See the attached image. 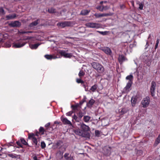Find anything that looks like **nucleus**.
Masks as SVG:
<instances>
[{
	"mask_svg": "<svg viewBox=\"0 0 160 160\" xmlns=\"http://www.w3.org/2000/svg\"><path fill=\"white\" fill-rule=\"evenodd\" d=\"M92 66L93 68L99 73H102L104 71V69L103 67L101 64L98 62H93L92 63Z\"/></svg>",
	"mask_w": 160,
	"mask_h": 160,
	"instance_id": "nucleus-1",
	"label": "nucleus"
},
{
	"mask_svg": "<svg viewBox=\"0 0 160 160\" xmlns=\"http://www.w3.org/2000/svg\"><path fill=\"white\" fill-rule=\"evenodd\" d=\"M85 25L88 28H95L96 29H98L101 27V25L100 24L93 22H87L85 24Z\"/></svg>",
	"mask_w": 160,
	"mask_h": 160,
	"instance_id": "nucleus-2",
	"label": "nucleus"
},
{
	"mask_svg": "<svg viewBox=\"0 0 160 160\" xmlns=\"http://www.w3.org/2000/svg\"><path fill=\"white\" fill-rule=\"evenodd\" d=\"M156 86V84L154 81H152L151 83V85L150 88V92L151 95L152 97L155 95V89Z\"/></svg>",
	"mask_w": 160,
	"mask_h": 160,
	"instance_id": "nucleus-3",
	"label": "nucleus"
},
{
	"mask_svg": "<svg viewBox=\"0 0 160 160\" xmlns=\"http://www.w3.org/2000/svg\"><path fill=\"white\" fill-rule=\"evenodd\" d=\"M150 102V98L149 97L147 96L144 98L141 102V103L142 105V107L143 108L147 107L149 105Z\"/></svg>",
	"mask_w": 160,
	"mask_h": 160,
	"instance_id": "nucleus-4",
	"label": "nucleus"
},
{
	"mask_svg": "<svg viewBox=\"0 0 160 160\" xmlns=\"http://www.w3.org/2000/svg\"><path fill=\"white\" fill-rule=\"evenodd\" d=\"M71 24L72 23L70 21H65L58 22L57 24V26L58 27L64 28L66 27L70 26Z\"/></svg>",
	"mask_w": 160,
	"mask_h": 160,
	"instance_id": "nucleus-5",
	"label": "nucleus"
},
{
	"mask_svg": "<svg viewBox=\"0 0 160 160\" xmlns=\"http://www.w3.org/2000/svg\"><path fill=\"white\" fill-rule=\"evenodd\" d=\"M26 43L24 42H19L13 43L12 47L15 48H20L23 46Z\"/></svg>",
	"mask_w": 160,
	"mask_h": 160,
	"instance_id": "nucleus-6",
	"label": "nucleus"
},
{
	"mask_svg": "<svg viewBox=\"0 0 160 160\" xmlns=\"http://www.w3.org/2000/svg\"><path fill=\"white\" fill-rule=\"evenodd\" d=\"M60 53L65 58H71L72 56L71 53H67L65 51L62 50L60 52Z\"/></svg>",
	"mask_w": 160,
	"mask_h": 160,
	"instance_id": "nucleus-7",
	"label": "nucleus"
},
{
	"mask_svg": "<svg viewBox=\"0 0 160 160\" xmlns=\"http://www.w3.org/2000/svg\"><path fill=\"white\" fill-rule=\"evenodd\" d=\"M35 134L33 133L29 134L28 135V138H32V140L33 143L36 146L38 145V141L37 138L34 137Z\"/></svg>",
	"mask_w": 160,
	"mask_h": 160,
	"instance_id": "nucleus-8",
	"label": "nucleus"
},
{
	"mask_svg": "<svg viewBox=\"0 0 160 160\" xmlns=\"http://www.w3.org/2000/svg\"><path fill=\"white\" fill-rule=\"evenodd\" d=\"M152 41L151 39V34H149L147 40L146 44L145 46V49H146L148 48V46H150V45H152Z\"/></svg>",
	"mask_w": 160,
	"mask_h": 160,
	"instance_id": "nucleus-9",
	"label": "nucleus"
},
{
	"mask_svg": "<svg viewBox=\"0 0 160 160\" xmlns=\"http://www.w3.org/2000/svg\"><path fill=\"white\" fill-rule=\"evenodd\" d=\"M9 25L13 27H19L21 25L20 22L18 21H15L12 22L9 24Z\"/></svg>",
	"mask_w": 160,
	"mask_h": 160,
	"instance_id": "nucleus-10",
	"label": "nucleus"
},
{
	"mask_svg": "<svg viewBox=\"0 0 160 160\" xmlns=\"http://www.w3.org/2000/svg\"><path fill=\"white\" fill-rule=\"evenodd\" d=\"M118 60L120 64L124 62L127 60V58L123 55H120L118 58Z\"/></svg>",
	"mask_w": 160,
	"mask_h": 160,
	"instance_id": "nucleus-11",
	"label": "nucleus"
},
{
	"mask_svg": "<svg viewBox=\"0 0 160 160\" xmlns=\"http://www.w3.org/2000/svg\"><path fill=\"white\" fill-rule=\"evenodd\" d=\"M102 51L107 55L111 56L112 54V52L110 48L108 47H105L104 48Z\"/></svg>",
	"mask_w": 160,
	"mask_h": 160,
	"instance_id": "nucleus-12",
	"label": "nucleus"
},
{
	"mask_svg": "<svg viewBox=\"0 0 160 160\" xmlns=\"http://www.w3.org/2000/svg\"><path fill=\"white\" fill-rule=\"evenodd\" d=\"M145 63L143 69L145 71H148L149 69L148 68L150 65L151 62L150 61H146Z\"/></svg>",
	"mask_w": 160,
	"mask_h": 160,
	"instance_id": "nucleus-13",
	"label": "nucleus"
},
{
	"mask_svg": "<svg viewBox=\"0 0 160 160\" xmlns=\"http://www.w3.org/2000/svg\"><path fill=\"white\" fill-rule=\"evenodd\" d=\"M81 128L84 132H88L90 130L89 127L83 123L81 124Z\"/></svg>",
	"mask_w": 160,
	"mask_h": 160,
	"instance_id": "nucleus-14",
	"label": "nucleus"
},
{
	"mask_svg": "<svg viewBox=\"0 0 160 160\" xmlns=\"http://www.w3.org/2000/svg\"><path fill=\"white\" fill-rule=\"evenodd\" d=\"M137 97L136 96H133L131 100L132 105V107L135 106L137 102Z\"/></svg>",
	"mask_w": 160,
	"mask_h": 160,
	"instance_id": "nucleus-15",
	"label": "nucleus"
},
{
	"mask_svg": "<svg viewBox=\"0 0 160 160\" xmlns=\"http://www.w3.org/2000/svg\"><path fill=\"white\" fill-rule=\"evenodd\" d=\"M40 45V43H39L33 44H30L29 45V47L32 49H36Z\"/></svg>",
	"mask_w": 160,
	"mask_h": 160,
	"instance_id": "nucleus-16",
	"label": "nucleus"
},
{
	"mask_svg": "<svg viewBox=\"0 0 160 160\" xmlns=\"http://www.w3.org/2000/svg\"><path fill=\"white\" fill-rule=\"evenodd\" d=\"M95 102V101L94 99H91L87 103V105L88 107L91 108Z\"/></svg>",
	"mask_w": 160,
	"mask_h": 160,
	"instance_id": "nucleus-17",
	"label": "nucleus"
},
{
	"mask_svg": "<svg viewBox=\"0 0 160 160\" xmlns=\"http://www.w3.org/2000/svg\"><path fill=\"white\" fill-rule=\"evenodd\" d=\"M62 120L63 123L65 124L72 125V123L70 121L68 120L66 118H64L62 119Z\"/></svg>",
	"mask_w": 160,
	"mask_h": 160,
	"instance_id": "nucleus-18",
	"label": "nucleus"
},
{
	"mask_svg": "<svg viewBox=\"0 0 160 160\" xmlns=\"http://www.w3.org/2000/svg\"><path fill=\"white\" fill-rule=\"evenodd\" d=\"M132 83L128 82L126 87L124 88V90L128 92L129 91V89L130 88Z\"/></svg>",
	"mask_w": 160,
	"mask_h": 160,
	"instance_id": "nucleus-19",
	"label": "nucleus"
},
{
	"mask_svg": "<svg viewBox=\"0 0 160 160\" xmlns=\"http://www.w3.org/2000/svg\"><path fill=\"white\" fill-rule=\"evenodd\" d=\"M104 150H106V152L105 153L107 155H109L111 152V148L109 147H106L104 148Z\"/></svg>",
	"mask_w": 160,
	"mask_h": 160,
	"instance_id": "nucleus-20",
	"label": "nucleus"
},
{
	"mask_svg": "<svg viewBox=\"0 0 160 160\" xmlns=\"http://www.w3.org/2000/svg\"><path fill=\"white\" fill-rule=\"evenodd\" d=\"M16 14H9L6 16V18L7 20H10L13 19L16 17Z\"/></svg>",
	"mask_w": 160,
	"mask_h": 160,
	"instance_id": "nucleus-21",
	"label": "nucleus"
},
{
	"mask_svg": "<svg viewBox=\"0 0 160 160\" xmlns=\"http://www.w3.org/2000/svg\"><path fill=\"white\" fill-rule=\"evenodd\" d=\"M133 76L132 74L127 76L126 78V79L127 80H128V82L132 83L133 80Z\"/></svg>",
	"mask_w": 160,
	"mask_h": 160,
	"instance_id": "nucleus-22",
	"label": "nucleus"
},
{
	"mask_svg": "<svg viewBox=\"0 0 160 160\" xmlns=\"http://www.w3.org/2000/svg\"><path fill=\"white\" fill-rule=\"evenodd\" d=\"M48 60H52V59H56L58 58L56 56H53L51 55H46L44 56Z\"/></svg>",
	"mask_w": 160,
	"mask_h": 160,
	"instance_id": "nucleus-23",
	"label": "nucleus"
},
{
	"mask_svg": "<svg viewBox=\"0 0 160 160\" xmlns=\"http://www.w3.org/2000/svg\"><path fill=\"white\" fill-rule=\"evenodd\" d=\"M91 117L88 116H84L83 117V120L85 122H89Z\"/></svg>",
	"mask_w": 160,
	"mask_h": 160,
	"instance_id": "nucleus-24",
	"label": "nucleus"
},
{
	"mask_svg": "<svg viewBox=\"0 0 160 160\" xmlns=\"http://www.w3.org/2000/svg\"><path fill=\"white\" fill-rule=\"evenodd\" d=\"M136 3L139 6V9L141 10H142L144 6V3L143 2H140L139 1H137Z\"/></svg>",
	"mask_w": 160,
	"mask_h": 160,
	"instance_id": "nucleus-25",
	"label": "nucleus"
},
{
	"mask_svg": "<svg viewBox=\"0 0 160 160\" xmlns=\"http://www.w3.org/2000/svg\"><path fill=\"white\" fill-rule=\"evenodd\" d=\"M39 23V20H37L32 22L29 24V27H33L36 26Z\"/></svg>",
	"mask_w": 160,
	"mask_h": 160,
	"instance_id": "nucleus-26",
	"label": "nucleus"
},
{
	"mask_svg": "<svg viewBox=\"0 0 160 160\" xmlns=\"http://www.w3.org/2000/svg\"><path fill=\"white\" fill-rule=\"evenodd\" d=\"M90 12V10L84 9L81 11L80 14L84 15H87Z\"/></svg>",
	"mask_w": 160,
	"mask_h": 160,
	"instance_id": "nucleus-27",
	"label": "nucleus"
},
{
	"mask_svg": "<svg viewBox=\"0 0 160 160\" xmlns=\"http://www.w3.org/2000/svg\"><path fill=\"white\" fill-rule=\"evenodd\" d=\"M98 86L96 84H94L91 87L90 89V91H91L92 92H95L96 90L97 89Z\"/></svg>",
	"mask_w": 160,
	"mask_h": 160,
	"instance_id": "nucleus-28",
	"label": "nucleus"
},
{
	"mask_svg": "<svg viewBox=\"0 0 160 160\" xmlns=\"http://www.w3.org/2000/svg\"><path fill=\"white\" fill-rule=\"evenodd\" d=\"M72 121H73V119H74L76 122H79L80 121L78 117L75 114L72 116Z\"/></svg>",
	"mask_w": 160,
	"mask_h": 160,
	"instance_id": "nucleus-29",
	"label": "nucleus"
},
{
	"mask_svg": "<svg viewBox=\"0 0 160 160\" xmlns=\"http://www.w3.org/2000/svg\"><path fill=\"white\" fill-rule=\"evenodd\" d=\"M76 133L79 136H81L83 137H85V136L83 135L82 132V131L80 129L77 130L76 131Z\"/></svg>",
	"mask_w": 160,
	"mask_h": 160,
	"instance_id": "nucleus-30",
	"label": "nucleus"
},
{
	"mask_svg": "<svg viewBox=\"0 0 160 160\" xmlns=\"http://www.w3.org/2000/svg\"><path fill=\"white\" fill-rule=\"evenodd\" d=\"M84 113L82 111H80L79 112L78 114V115L80 121L81 120L82 118L84 116Z\"/></svg>",
	"mask_w": 160,
	"mask_h": 160,
	"instance_id": "nucleus-31",
	"label": "nucleus"
},
{
	"mask_svg": "<svg viewBox=\"0 0 160 160\" xmlns=\"http://www.w3.org/2000/svg\"><path fill=\"white\" fill-rule=\"evenodd\" d=\"M85 74V73L82 70H81L78 73V76L80 78H82Z\"/></svg>",
	"mask_w": 160,
	"mask_h": 160,
	"instance_id": "nucleus-32",
	"label": "nucleus"
},
{
	"mask_svg": "<svg viewBox=\"0 0 160 160\" xmlns=\"http://www.w3.org/2000/svg\"><path fill=\"white\" fill-rule=\"evenodd\" d=\"M71 107L73 110L75 111L78 110V108L79 107V105H72Z\"/></svg>",
	"mask_w": 160,
	"mask_h": 160,
	"instance_id": "nucleus-33",
	"label": "nucleus"
},
{
	"mask_svg": "<svg viewBox=\"0 0 160 160\" xmlns=\"http://www.w3.org/2000/svg\"><path fill=\"white\" fill-rule=\"evenodd\" d=\"M48 11L50 13H53L56 12L55 9L52 8L48 9Z\"/></svg>",
	"mask_w": 160,
	"mask_h": 160,
	"instance_id": "nucleus-34",
	"label": "nucleus"
},
{
	"mask_svg": "<svg viewBox=\"0 0 160 160\" xmlns=\"http://www.w3.org/2000/svg\"><path fill=\"white\" fill-rule=\"evenodd\" d=\"M69 154L68 153H65L64 155V157L66 160H71L72 159H70L69 157Z\"/></svg>",
	"mask_w": 160,
	"mask_h": 160,
	"instance_id": "nucleus-35",
	"label": "nucleus"
},
{
	"mask_svg": "<svg viewBox=\"0 0 160 160\" xmlns=\"http://www.w3.org/2000/svg\"><path fill=\"white\" fill-rule=\"evenodd\" d=\"M96 32H99V33H100V34H101L103 35H107L108 34V32L106 31L102 32V31H97Z\"/></svg>",
	"mask_w": 160,
	"mask_h": 160,
	"instance_id": "nucleus-36",
	"label": "nucleus"
},
{
	"mask_svg": "<svg viewBox=\"0 0 160 160\" xmlns=\"http://www.w3.org/2000/svg\"><path fill=\"white\" fill-rule=\"evenodd\" d=\"M96 9L99 10L101 12H103V9L102 8V5H99L97 6L96 8Z\"/></svg>",
	"mask_w": 160,
	"mask_h": 160,
	"instance_id": "nucleus-37",
	"label": "nucleus"
},
{
	"mask_svg": "<svg viewBox=\"0 0 160 160\" xmlns=\"http://www.w3.org/2000/svg\"><path fill=\"white\" fill-rule=\"evenodd\" d=\"M81 78H77L76 79V82L78 83H81V84L84 82L82 80H81Z\"/></svg>",
	"mask_w": 160,
	"mask_h": 160,
	"instance_id": "nucleus-38",
	"label": "nucleus"
},
{
	"mask_svg": "<svg viewBox=\"0 0 160 160\" xmlns=\"http://www.w3.org/2000/svg\"><path fill=\"white\" fill-rule=\"evenodd\" d=\"M5 14V12L2 8H0V15H4Z\"/></svg>",
	"mask_w": 160,
	"mask_h": 160,
	"instance_id": "nucleus-39",
	"label": "nucleus"
},
{
	"mask_svg": "<svg viewBox=\"0 0 160 160\" xmlns=\"http://www.w3.org/2000/svg\"><path fill=\"white\" fill-rule=\"evenodd\" d=\"M5 46L6 48H9L11 46V43L9 42H7L5 43Z\"/></svg>",
	"mask_w": 160,
	"mask_h": 160,
	"instance_id": "nucleus-40",
	"label": "nucleus"
},
{
	"mask_svg": "<svg viewBox=\"0 0 160 160\" xmlns=\"http://www.w3.org/2000/svg\"><path fill=\"white\" fill-rule=\"evenodd\" d=\"M41 146L42 148H44L46 147V144L44 142H42L41 143Z\"/></svg>",
	"mask_w": 160,
	"mask_h": 160,
	"instance_id": "nucleus-41",
	"label": "nucleus"
},
{
	"mask_svg": "<svg viewBox=\"0 0 160 160\" xmlns=\"http://www.w3.org/2000/svg\"><path fill=\"white\" fill-rule=\"evenodd\" d=\"M95 134L96 136L99 137L100 134V132L98 130H96L95 131Z\"/></svg>",
	"mask_w": 160,
	"mask_h": 160,
	"instance_id": "nucleus-42",
	"label": "nucleus"
},
{
	"mask_svg": "<svg viewBox=\"0 0 160 160\" xmlns=\"http://www.w3.org/2000/svg\"><path fill=\"white\" fill-rule=\"evenodd\" d=\"M101 14H98L97 13H95L94 14V16L95 17L97 18H99L100 17H101Z\"/></svg>",
	"mask_w": 160,
	"mask_h": 160,
	"instance_id": "nucleus-43",
	"label": "nucleus"
},
{
	"mask_svg": "<svg viewBox=\"0 0 160 160\" xmlns=\"http://www.w3.org/2000/svg\"><path fill=\"white\" fill-rule=\"evenodd\" d=\"M102 8L103 9V11H106L109 8V7L107 6H104L103 5H102Z\"/></svg>",
	"mask_w": 160,
	"mask_h": 160,
	"instance_id": "nucleus-44",
	"label": "nucleus"
},
{
	"mask_svg": "<svg viewBox=\"0 0 160 160\" xmlns=\"http://www.w3.org/2000/svg\"><path fill=\"white\" fill-rule=\"evenodd\" d=\"M159 39H158L156 41V45H155V49H156L158 48V45L159 44Z\"/></svg>",
	"mask_w": 160,
	"mask_h": 160,
	"instance_id": "nucleus-45",
	"label": "nucleus"
},
{
	"mask_svg": "<svg viewBox=\"0 0 160 160\" xmlns=\"http://www.w3.org/2000/svg\"><path fill=\"white\" fill-rule=\"evenodd\" d=\"M73 112L72 111H70L66 113V114L67 116H70L73 113Z\"/></svg>",
	"mask_w": 160,
	"mask_h": 160,
	"instance_id": "nucleus-46",
	"label": "nucleus"
},
{
	"mask_svg": "<svg viewBox=\"0 0 160 160\" xmlns=\"http://www.w3.org/2000/svg\"><path fill=\"white\" fill-rule=\"evenodd\" d=\"M21 142L22 143L24 144V145H26L27 144V142L25 140V139L23 138H22L21 139Z\"/></svg>",
	"mask_w": 160,
	"mask_h": 160,
	"instance_id": "nucleus-47",
	"label": "nucleus"
},
{
	"mask_svg": "<svg viewBox=\"0 0 160 160\" xmlns=\"http://www.w3.org/2000/svg\"><path fill=\"white\" fill-rule=\"evenodd\" d=\"M137 153L139 155H142L143 154V151L142 150H138L137 151Z\"/></svg>",
	"mask_w": 160,
	"mask_h": 160,
	"instance_id": "nucleus-48",
	"label": "nucleus"
},
{
	"mask_svg": "<svg viewBox=\"0 0 160 160\" xmlns=\"http://www.w3.org/2000/svg\"><path fill=\"white\" fill-rule=\"evenodd\" d=\"M102 17H106L108 16H109L111 15V14L109 13H102L101 14Z\"/></svg>",
	"mask_w": 160,
	"mask_h": 160,
	"instance_id": "nucleus-49",
	"label": "nucleus"
},
{
	"mask_svg": "<svg viewBox=\"0 0 160 160\" xmlns=\"http://www.w3.org/2000/svg\"><path fill=\"white\" fill-rule=\"evenodd\" d=\"M39 131L40 132H42L43 133H44V129L42 127H40V128L39 129Z\"/></svg>",
	"mask_w": 160,
	"mask_h": 160,
	"instance_id": "nucleus-50",
	"label": "nucleus"
},
{
	"mask_svg": "<svg viewBox=\"0 0 160 160\" xmlns=\"http://www.w3.org/2000/svg\"><path fill=\"white\" fill-rule=\"evenodd\" d=\"M17 144L19 146V147H22V145L21 143V142L19 141H17Z\"/></svg>",
	"mask_w": 160,
	"mask_h": 160,
	"instance_id": "nucleus-51",
	"label": "nucleus"
},
{
	"mask_svg": "<svg viewBox=\"0 0 160 160\" xmlns=\"http://www.w3.org/2000/svg\"><path fill=\"white\" fill-rule=\"evenodd\" d=\"M32 158L33 160H39L38 159L37 156L35 155H32Z\"/></svg>",
	"mask_w": 160,
	"mask_h": 160,
	"instance_id": "nucleus-52",
	"label": "nucleus"
},
{
	"mask_svg": "<svg viewBox=\"0 0 160 160\" xmlns=\"http://www.w3.org/2000/svg\"><path fill=\"white\" fill-rule=\"evenodd\" d=\"M135 46L134 43L130 44L129 45V47L130 48H132Z\"/></svg>",
	"mask_w": 160,
	"mask_h": 160,
	"instance_id": "nucleus-53",
	"label": "nucleus"
},
{
	"mask_svg": "<svg viewBox=\"0 0 160 160\" xmlns=\"http://www.w3.org/2000/svg\"><path fill=\"white\" fill-rule=\"evenodd\" d=\"M82 86L85 88V89H86V88L87 87V86L86 84H85L84 82L82 84H81Z\"/></svg>",
	"mask_w": 160,
	"mask_h": 160,
	"instance_id": "nucleus-54",
	"label": "nucleus"
},
{
	"mask_svg": "<svg viewBox=\"0 0 160 160\" xmlns=\"http://www.w3.org/2000/svg\"><path fill=\"white\" fill-rule=\"evenodd\" d=\"M120 7L121 9H123L125 8V6L124 4H122L120 5Z\"/></svg>",
	"mask_w": 160,
	"mask_h": 160,
	"instance_id": "nucleus-55",
	"label": "nucleus"
},
{
	"mask_svg": "<svg viewBox=\"0 0 160 160\" xmlns=\"http://www.w3.org/2000/svg\"><path fill=\"white\" fill-rule=\"evenodd\" d=\"M122 112V113L123 114L125 113L126 112V111H125V109L124 108H123L121 110Z\"/></svg>",
	"mask_w": 160,
	"mask_h": 160,
	"instance_id": "nucleus-56",
	"label": "nucleus"
},
{
	"mask_svg": "<svg viewBox=\"0 0 160 160\" xmlns=\"http://www.w3.org/2000/svg\"><path fill=\"white\" fill-rule=\"evenodd\" d=\"M50 125V122L48 123L45 125V127L46 128L48 127Z\"/></svg>",
	"mask_w": 160,
	"mask_h": 160,
	"instance_id": "nucleus-57",
	"label": "nucleus"
},
{
	"mask_svg": "<svg viewBox=\"0 0 160 160\" xmlns=\"http://www.w3.org/2000/svg\"><path fill=\"white\" fill-rule=\"evenodd\" d=\"M3 42V40L2 39L0 38V43H2Z\"/></svg>",
	"mask_w": 160,
	"mask_h": 160,
	"instance_id": "nucleus-58",
	"label": "nucleus"
},
{
	"mask_svg": "<svg viewBox=\"0 0 160 160\" xmlns=\"http://www.w3.org/2000/svg\"><path fill=\"white\" fill-rule=\"evenodd\" d=\"M22 32V33H28V32Z\"/></svg>",
	"mask_w": 160,
	"mask_h": 160,
	"instance_id": "nucleus-59",
	"label": "nucleus"
},
{
	"mask_svg": "<svg viewBox=\"0 0 160 160\" xmlns=\"http://www.w3.org/2000/svg\"><path fill=\"white\" fill-rule=\"evenodd\" d=\"M131 3H132V6L133 7H134V3L133 2V1H132Z\"/></svg>",
	"mask_w": 160,
	"mask_h": 160,
	"instance_id": "nucleus-60",
	"label": "nucleus"
},
{
	"mask_svg": "<svg viewBox=\"0 0 160 160\" xmlns=\"http://www.w3.org/2000/svg\"><path fill=\"white\" fill-rule=\"evenodd\" d=\"M104 2L103 1H101L100 2V4L101 5Z\"/></svg>",
	"mask_w": 160,
	"mask_h": 160,
	"instance_id": "nucleus-61",
	"label": "nucleus"
},
{
	"mask_svg": "<svg viewBox=\"0 0 160 160\" xmlns=\"http://www.w3.org/2000/svg\"><path fill=\"white\" fill-rule=\"evenodd\" d=\"M69 158H70V159H72L71 160H73V158L72 157H69Z\"/></svg>",
	"mask_w": 160,
	"mask_h": 160,
	"instance_id": "nucleus-62",
	"label": "nucleus"
},
{
	"mask_svg": "<svg viewBox=\"0 0 160 160\" xmlns=\"http://www.w3.org/2000/svg\"><path fill=\"white\" fill-rule=\"evenodd\" d=\"M85 91H88V89L87 88V87L86 88V89H85Z\"/></svg>",
	"mask_w": 160,
	"mask_h": 160,
	"instance_id": "nucleus-63",
	"label": "nucleus"
},
{
	"mask_svg": "<svg viewBox=\"0 0 160 160\" xmlns=\"http://www.w3.org/2000/svg\"><path fill=\"white\" fill-rule=\"evenodd\" d=\"M59 142H58L57 143V144H56L58 146H59Z\"/></svg>",
	"mask_w": 160,
	"mask_h": 160,
	"instance_id": "nucleus-64",
	"label": "nucleus"
}]
</instances>
